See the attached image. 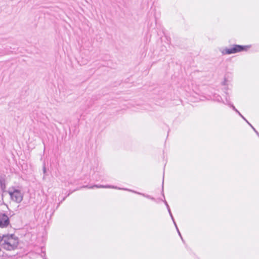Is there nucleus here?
<instances>
[{
	"instance_id": "20e7f679",
	"label": "nucleus",
	"mask_w": 259,
	"mask_h": 259,
	"mask_svg": "<svg viewBox=\"0 0 259 259\" xmlns=\"http://www.w3.org/2000/svg\"><path fill=\"white\" fill-rule=\"evenodd\" d=\"M9 194L11 199L17 203H20L23 200V194L19 190L14 189L13 191H9Z\"/></svg>"
},
{
	"instance_id": "a211bd4d",
	"label": "nucleus",
	"mask_w": 259,
	"mask_h": 259,
	"mask_svg": "<svg viewBox=\"0 0 259 259\" xmlns=\"http://www.w3.org/2000/svg\"><path fill=\"white\" fill-rule=\"evenodd\" d=\"M223 84L224 85H226V81H224L223 82Z\"/></svg>"
},
{
	"instance_id": "f8f14e48",
	"label": "nucleus",
	"mask_w": 259,
	"mask_h": 259,
	"mask_svg": "<svg viewBox=\"0 0 259 259\" xmlns=\"http://www.w3.org/2000/svg\"><path fill=\"white\" fill-rule=\"evenodd\" d=\"M47 170L45 165H44L43 166V172L44 174L46 173Z\"/></svg>"
},
{
	"instance_id": "ddd939ff",
	"label": "nucleus",
	"mask_w": 259,
	"mask_h": 259,
	"mask_svg": "<svg viewBox=\"0 0 259 259\" xmlns=\"http://www.w3.org/2000/svg\"><path fill=\"white\" fill-rule=\"evenodd\" d=\"M224 92H225L227 95H228V93L227 92V90H228V88H227V87H226V88H224Z\"/></svg>"
},
{
	"instance_id": "6e6552de",
	"label": "nucleus",
	"mask_w": 259,
	"mask_h": 259,
	"mask_svg": "<svg viewBox=\"0 0 259 259\" xmlns=\"http://www.w3.org/2000/svg\"><path fill=\"white\" fill-rule=\"evenodd\" d=\"M162 195H163V200L162 199V201H163L164 203V204H165L166 206V208L167 209V210H168V212H169V214L171 217V220H172V221H174V218L173 217V215L172 214V213L170 211V207L167 203V202H166V201L165 200V197H164V194H163V186H162Z\"/></svg>"
},
{
	"instance_id": "dca6fc26",
	"label": "nucleus",
	"mask_w": 259,
	"mask_h": 259,
	"mask_svg": "<svg viewBox=\"0 0 259 259\" xmlns=\"http://www.w3.org/2000/svg\"><path fill=\"white\" fill-rule=\"evenodd\" d=\"M9 259H16L15 257L11 256L9 257Z\"/></svg>"
},
{
	"instance_id": "4468645a",
	"label": "nucleus",
	"mask_w": 259,
	"mask_h": 259,
	"mask_svg": "<svg viewBox=\"0 0 259 259\" xmlns=\"http://www.w3.org/2000/svg\"><path fill=\"white\" fill-rule=\"evenodd\" d=\"M77 190H79V189H77ZM75 190H77V189H76V190H74V191H71V192H70L69 193V194H68V195H69L70 194H71L73 192L75 191Z\"/></svg>"
},
{
	"instance_id": "6ab92c4d",
	"label": "nucleus",
	"mask_w": 259,
	"mask_h": 259,
	"mask_svg": "<svg viewBox=\"0 0 259 259\" xmlns=\"http://www.w3.org/2000/svg\"><path fill=\"white\" fill-rule=\"evenodd\" d=\"M176 229H177V231L179 230V229H178V226H177V227H176Z\"/></svg>"
},
{
	"instance_id": "423d86ee",
	"label": "nucleus",
	"mask_w": 259,
	"mask_h": 259,
	"mask_svg": "<svg viewBox=\"0 0 259 259\" xmlns=\"http://www.w3.org/2000/svg\"><path fill=\"white\" fill-rule=\"evenodd\" d=\"M88 188V186H83L82 188ZM94 188H115V189H121L120 188H117L116 187H114L110 185H95L94 186L89 187V188L90 189H93Z\"/></svg>"
},
{
	"instance_id": "1a4fd4ad",
	"label": "nucleus",
	"mask_w": 259,
	"mask_h": 259,
	"mask_svg": "<svg viewBox=\"0 0 259 259\" xmlns=\"http://www.w3.org/2000/svg\"><path fill=\"white\" fill-rule=\"evenodd\" d=\"M0 185L2 190H4L6 188L5 180L3 178H0Z\"/></svg>"
},
{
	"instance_id": "9d476101",
	"label": "nucleus",
	"mask_w": 259,
	"mask_h": 259,
	"mask_svg": "<svg viewBox=\"0 0 259 259\" xmlns=\"http://www.w3.org/2000/svg\"><path fill=\"white\" fill-rule=\"evenodd\" d=\"M247 124L252 128L253 129L254 132L256 133L257 136L259 137V133L255 130V128L252 125L251 123H250L249 122H247Z\"/></svg>"
},
{
	"instance_id": "39448f33",
	"label": "nucleus",
	"mask_w": 259,
	"mask_h": 259,
	"mask_svg": "<svg viewBox=\"0 0 259 259\" xmlns=\"http://www.w3.org/2000/svg\"><path fill=\"white\" fill-rule=\"evenodd\" d=\"M10 224L8 216L3 212H0V228H7Z\"/></svg>"
},
{
	"instance_id": "7ed1b4c3",
	"label": "nucleus",
	"mask_w": 259,
	"mask_h": 259,
	"mask_svg": "<svg viewBox=\"0 0 259 259\" xmlns=\"http://www.w3.org/2000/svg\"><path fill=\"white\" fill-rule=\"evenodd\" d=\"M212 100L214 101L219 102V103H223L225 104L229 105L230 107L232 108V109L235 111L247 123L248 120L240 113V112L235 108V107L231 104L230 101V98L228 97L226 98V102H224L222 98V97L218 94H214L212 96Z\"/></svg>"
},
{
	"instance_id": "9b49d317",
	"label": "nucleus",
	"mask_w": 259,
	"mask_h": 259,
	"mask_svg": "<svg viewBox=\"0 0 259 259\" xmlns=\"http://www.w3.org/2000/svg\"><path fill=\"white\" fill-rule=\"evenodd\" d=\"M177 232H178V234H179V236H180V237H181V238L183 242H184V240H183V237H182V235H181V233H180V231H179V230H178V231H177Z\"/></svg>"
},
{
	"instance_id": "2eb2a0df",
	"label": "nucleus",
	"mask_w": 259,
	"mask_h": 259,
	"mask_svg": "<svg viewBox=\"0 0 259 259\" xmlns=\"http://www.w3.org/2000/svg\"><path fill=\"white\" fill-rule=\"evenodd\" d=\"M173 222H174V224L175 227H177V225L176 224V223L175 222V221L174 220V221H173Z\"/></svg>"
},
{
	"instance_id": "f257e3e1",
	"label": "nucleus",
	"mask_w": 259,
	"mask_h": 259,
	"mask_svg": "<svg viewBox=\"0 0 259 259\" xmlns=\"http://www.w3.org/2000/svg\"><path fill=\"white\" fill-rule=\"evenodd\" d=\"M18 238L14 234H5L0 236V247L7 250H14L18 245Z\"/></svg>"
},
{
	"instance_id": "f3484780",
	"label": "nucleus",
	"mask_w": 259,
	"mask_h": 259,
	"mask_svg": "<svg viewBox=\"0 0 259 259\" xmlns=\"http://www.w3.org/2000/svg\"><path fill=\"white\" fill-rule=\"evenodd\" d=\"M41 251H42L43 253H44V254H45L44 256H43L44 259H46V258L45 257V252H44L42 250Z\"/></svg>"
},
{
	"instance_id": "f03ea898",
	"label": "nucleus",
	"mask_w": 259,
	"mask_h": 259,
	"mask_svg": "<svg viewBox=\"0 0 259 259\" xmlns=\"http://www.w3.org/2000/svg\"><path fill=\"white\" fill-rule=\"evenodd\" d=\"M250 48V46H241L239 45H233L230 48H226L221 49V52L222 55H230L237 53L246 51Z\"/></svg>"
},
{
	"instance_id": "0eeeda50",
	"label": "nucleus",
	"mask_w": 259,
	"mask_h": 259,
	"mask_svg": "<svg viewBox=\"0 0 259 259\" xmlns=\"http://www.w3.org/2000/svg\"><path fill=\"white\" fill-rule=\"evenodd\" d=\"M123 190H127V191H131V192H132L133 193H135L136 194H137L138 195H142L147 198H148V199H151L153 201H155V199L151 196L150 195H147V194H145L144 193H140V192H137V191H134V190H130V189H123Z\"/></svg>"
}]
</instances>
